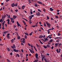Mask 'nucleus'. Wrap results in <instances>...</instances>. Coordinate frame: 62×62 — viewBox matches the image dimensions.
<instances>
[{
	"instance_id": "1",
	"label": "nucleus",
	"mask_w": 62,
	"mask_h": 62,
	"mask_svg": "<svg viewBox=\"0 0 62 62\" xmlns=\"http://www.w3.org/2000/svg\"><path fill=\"white\" fill-rule=\"evenodd\" d=\"M46 23L47 24V26L49 28H50V27H51V25L50 23H49L47 22H46Z\"/></svg>"
},
{
	"instance_id": "52",
	"label": "nucleus",
	"mask_w": 62,
	"mask_h": 62,
	"mask_svg": "<svg viewBox=\"0 0 62 62\" xmlns=\"http://www.w3.org/2000/svg\"><path fill=\"white\" fill-rule=\"evenodd\" d=\"M12 54H13L12 53H11L10 54V55H12Z\"/></svg>"
},
{
	"instance_id": "26",
	"label": "nucleus",
	"mask_w": 62,
	"mask_h": 62,
	"mask_svg": "<svg viewBox=\"0 0 62 62\" xmlns=\"http://www.w3.org/2000/svg\"><path fill=\"white\" fill-rule=\"evenodd\" d=\"M32 34H33V32H31V33L29 34V35H30V36H31Z\"/></svg>"
},
{
	"instance_id": "3",
	"label": "nucleus",
	"mask_w": 62,
	"mask_h": 62,
	"mask_svg": "<svg viewBox=\"0 0 62 62\" xmlns=\"http://www.w3.org/2000/svg\"><path fill=\"white\" fill-rule=\"evenodd\" d=\"M58 46L59 47H61V45H62V43H58Z\"/></svg>"
},
{
	"instance_id": "22",
	"label": "nucleus",
	"mask_w": 62,
	"mask_h": 62,
	"mask_svg": "<svg viewBox=\"0 0 62 62\" xmlns=\"http://www.w3.org/2000/svg\"><path fill=\"white\" fill-rule=\"evenodd\" d=\"M13 51L14 52H16V50L15 49H13Z\"/></svg>"
},
{
	"instance_id": "10",
	"label": "nucleus",
	"mask_w": 62,
	"mask_h": 62,
	"mask_svg": "<svg viewBox=\"0 0 62 62\" xmlns=\"http://www.w3.org/2000/svg\"><path fill=\"white\" fill-rule=\"evenodd\" d=\"M35 56L36 58H38V54L37 53H36L35 54Z\"/></svg>"
},
{
	"instance_id": "24",
	"label": "nucleus",
	"mask_w": 62,
	"mask_h": 62,
	"mask_svg": "<svg viewBox=\"0 0 62 62\" xmlns=\"http://www.w3.org/2000/svg\"><path fill=\"white\" fill-rule=\"evenodd\" d=\"M6 37H7L8 39H10L9 37H10V36H6Z\"/></svg>"
},
{
	"instance_id": "41",
	"label": "nucleus",
	"mask_w": 62,
	"mask_h": 62,
	"mask_svg": "<svg viewBox=\"0 0 62 62\" xmlns=\"http://www.w3.org/2000/svg\"><path fill=\"white\" fill-rule=\"evenodd\" d=\"M22 42H23V43H24V42H25V41H24V40H23Z\"/></svg>"
},
{
	"instance_id": "59",
	"label": "nucleus",
	"mask_w": 62,
	"mask_h": 62,
	"mask_svg": "<svg viewBox=\"0 0 62 62\" xmlns=\"http://www.w3.org/2000/svg\"><path fill=\"white\" fill-rule=\"evenodd\" d=\"M38 24H35V26H36V27H37V26H38Z\"/></svg>"
},
{
	"instance_id": "8",
	"label": "nucleus",
	"mask_w": 62,
	"mask_h": 62,
	"mask_svg": "<svg viewBox=\"0 0 62 62\" xmlns=\"http://www.w3.org/2000/svg\"><path fill=\"white\" fill-rule=\"evenodd\" d=\"M17 16L15 15H14L13 16V18H15V19H16L17 18Z\"/></svg>"
},
{
	"instance_id": "55",
	"label": "nucleus",
	"mask_w": 62,
	"mask_h": 62,
	"mask_svg": "<svg viewBox=\"0 0 62 62\" xmlns=\"http://www.w3.org/2000/svg\"><path fill=\"white\" fill-rule=\"evenodd\" d=\"M60 17L61 18H62V15H60Z\"/></svg>"
},
{
	"instance_id": "54",
	"label": "nucleus",
	"mask_w": 62,
	"mask_h": 62,
	"mask_svg": "<svg viewBox=\"0 0 62 62\" xmlns=\"http://www.w3.org/2000/svg\"><path fill=\"white\" fill-rule=\"evenodd\" d=\"M44 25L45 26H46V23H44Z\"/></svg>"
},
{
	"instance_id": "61",
	"label": "nucleus",
	"mask_w": 62,
	"mask_h": 62,
	"mask_svg": "<svg viewBox=\"0 0 62 62\" xmlns=\"http://www.w3.org/2000/svg\"><path fill=\"white\" fill-rule=\"evenodd\" d=\"M9 0H7L6 1V2H8V1H9Z\"/></svg>"
},
{
	"instance_id": "23",
	"label": "nucleus",
	"mask_w": 62,
	"mask_h": 62,
	"mask_svg": "<svg viewBox=\"0 0 62 62\" xmlns=\"http://www.w3.org/2000/svg\"><path fill=\"white\" fill-rule=\"evenodd\" d=\"M4 24H5V23H2V27H4Z\"/></svg>"
},
{
	"instance_id": "11",
	"label": "nucleus",
	"mask_w": 62,
	"mask_h": 62,
	"mask_svg": "<svg viewBox=\"0 0 62 62\" xmlns=\"http://www.w3.org/2000/svg\"><path fill=\"white\" fill-rule=\"evenodd\" d=\"M7 21H8L7 22L8 24H9V19H7Z\"/></svg>"
},
{
	"instance_id": "48",
	"label": "nucleus",
	"mask_w": 62,
	"mask_h": 62,
	"mask_svg": "<svg viewBox=\"0 0 62 62\" xmlns=\"http://www.w3.org/2000/svg\"><path fill=\"white\" fill-rule=\"evenodd\" d=\"M11 48H12V49H14V47H13V46H11Z\"/></svg>"
},
{
	"instance_id": "27",
	"label": "nucleus",
	"mask_w": 62,
	"mask_h": 62,
	"mask_svg": "<svg viewBox=\"0 0 62 62\" xmlns=\"http://www.w3.org/2000/svg\"><path fill=\"white\" fill-rule=\"evenodd\" d=\"M24 37L25 38V39H27V36L26 35H25Z\"/></svg>"
},
{
	"instance_id": "47",
	"label": "nucleus",
	"mask_w": 62,
	"mask_h": 62,
	"mask_svg": "<svg viewBox=\"0 0 62 62\" xmlns=\"http://www.w3.org/2000/svg\"><path fill=\"white\" fill-rule=\"evenodd\" d=\"M30 13H31L30 14L31 15H32V14H33V13H32V11H31Z\"/></svg>"
},
{
	"instance_id": "42",
	"label": "nucleus",
	"mask_w": 62,
	"mask_h": 62,
	"mask_svg": "<svg viewBox=\"0 0 62 62\" xmlns=\"http://www.w3.org/2000/svg\"><path fill=\"white\" fill-rule=\"evenodd\" d=\"M3 22V20L1 19L0 20V22Z\"/></svg>"
},
{
	"instance_id": "58",
	"label": "nucleus",
	"mask_w": 62,
	"mask_h": 62,
	"mask_svg": "<svg viewBox=\"0 0 62 62\" xmlns=\"http://www.w3.org/2000/svg\"><path fill=\"white\" fill-rule=\"evenodd\" d=\"M34 5L36 7L38 6V5L37 4H34Z\"/></svg>"
},
{
	"instance_id": "43",
	"label": "nucleus",
	"mask_w": 62,
	"mask_h": 62,
	"mask_svg": "<svg viewBox=\"0 0 62 62\" xmlns=\"http://www.w3.org/2000/svg\"><path fill=\"white\" fill-rule=\"evenodd\" d=\"M31 48H33V45H31Z\"/></svg>"
},
{
	"instance_id": "32",
	"label": "nucleus",
	"mask_w": 62,
	"mask_h": 62,
	"mask_svg": "<svg viewBox=\"0 0 62 62\" xmlns=\"http://www.w3.org/2000/svg\"><path fill=\"white\" fill-rule=\"evenodd\" d=\"M30 16H31V17H33L34 16V15H31Z\"/></svg>"
},
{
	"instance_id": "50",
	"label": "nucleus",
	"mask_w": 62,
	"mask_h": 62,
	"mask_svg": "<svg viewBox=\"0 0 62 62\" xmlns=\"http://www.w3.org/2000/svg\"><path fill=\"white\" fill-rule=\"evenodd\" d=\"M48 30L50 31V30H53V29H48Z\"/></svg>"
},
{
	"instance_id": "25",
	"label": "nucleus",
	"mask_w": 62,
	"mask_h": 62,
	"mask_svg": "<svg viewBox=\"0 0 62 62\" xmlns=\"http://www.w3.org/2000/svg\"><path fill=\"white\" fill-rule=\"evenodd\" d=\"M44 39H45V41H47L48 40V39L47 38H46V39L44 38Z\"/></svg>"
},
{
	"instance_id": "35",
	"label": "nucleus",
	"mask_w": 62,
	"mask_h": 62,
	"mask_svg": "<svg viewBox=\"0 0 62 62\" xmlns=\"http://www.w3.org/2000/svg\"><path fill=\"white\" fill-rule=\"evenodd\" d=\"M46 46L47 47H50V46L49 45H47Z\"/></svg>"
},
{
	"instance_id": "63",
	"label": "nucleus",
	"mask_w": 62,
	"mask_h": 62,
	"mask_svg": "<svg viewBox=\"0 0 62 62\" xmlns=\"http://www.w3.org/2000/svg\"><path fill=\"white\" fill-rule=\"evenodd\" d=\"M21 52H22V53H23V49H21Z\"/></svg>"
},
{
	"instance_id": "4",
	"label": "nucleus",
	"mask_w": 62,
	"mask_h": 62,
	"mask_svg": "<svg viewBox=\"0 0 62 62\" xmlns=\"http://www.w3.org/2000/svg\"><path fill=\"white\" fill-rule=\"evenodd\" d=\"M29 50H30L31 53H35V52H34V51H32V50H31V49H29Z\"/></svg>"
},
{
	"instance_id": "40",
	"label": "nucleus",
	"mask_w": 62,
	"mask_h": 62,
	"mask_svg": "<svg viewBox=\"0 0 62 62\" xmlns=\"http://www.w3.org/2000/svg\"><path fill=\"white\" fill-rule=\"evenodd\" d=\"M24 20H25V21H26L27 22V20H26V19L24 18H23Z\"/></svg>"
},
{
	"instance_id": "5",
	"label": "nucleus",
	"mask_w": 62,
	"mask_h": 62,
	"mask_svg": "<svg viewBox=\"0 0 62 62\" xmlns=\"http://www.w3.org/2000/svg\"><path fill=\"white\" fill-rule=\"evenodd\" d=\"M25 5L23 6L22 7V9L23 10V9H24V8H25Z\"/></svg>"
},
{
	"instance_id": "15",
	"label": "nucleus",
	"mask_w": 62,
	"mask_h": 62,
	"mask_svg": "<svg viewBox=\"0 0 62 62\" xmlns=\"http://www.w3.org/2000/svg\"><path fill=\"white\" fill-rule=\"evenodd\" d=\"M50 10H51V11H53V10H54V9H53L52 8H50Z\"/></svg>"
},
{
	"instance_id": "60",
	"label": "nucleus",
	"mask_w": 62,
	"mask_h": 62,
	"mask_svg": "<svg viewBox=\"0 0 62 62\" xmlns=\"http://www.w3.org/2000/svg\"><path fill=\"white\" fill-rule=\"evenodd\" d=\"M5 33H8V31H5Z\"/></svg>"
},
{
	"instance_id": "33",
	"label": "nucleus",
	"mask_w": 62,
	"mask_h": 62,
	"mask_svg": "<svg viewBox=\"0 0 62 62\" xmlns=\"http://www.w3.org/2000/svg\"><path fill=\"white\" fill-rule=\"evenodd\" d=\"M46 18L47 19H48V20H49V17H48V16H46Z\"/></svg>"
},
{
	"instance_id": "62",
	"label": "nucleus",
	"mask_w": 62,
	"mask_h": 62,
	"mask_svg": "<svg viewBox=\"0 0 62 62\" xmlns=\"http://www.w3.org/2000/svg\"><path fill=\"white\" fill-rule=\"evenodd\" d=\"M56 27L57 28H59V27L58 26H56Z\"/></svg>"
},
{
	"instance_id": "14",
	"label": "nucleus",
	"mask_w": 62,
	"mask_h": 62,
	"mask_svg": "<svg viewBox=\"0 0 62 62\" xmlns=\"http://www.w3.org/2000/svg\"><path fill=\"white\" fill-rule=\"evenodd\" d=\"M38 4H42V2H40V1H38Z\"/></svg>"
},
{
	"instance_id": "2",
	"label": "nucleus",
	"mask_w": 62,
	"mask_h": 62,
	"mask_svg": "<svg viewBox=\"0 0 62 62\" xmlns=\"http://www.w3.org/2000/svg\"><path fill=\"white\" fill-rule=\"evenodd\" d=\"M36 15H38V16H39L40 14V13L38 11L36 13Z\"/></svg>"
},
{
	"instance_id": "53",
	"label": "nucleus",
	"mask_w": 62,
	"mask_h": 62,
	"mask_svg": "<svg viewBox=\"0 0 62 62\" xmlns=\"http://www.w3.org/2000/svg\"><path fill=\"white\" fill-rule=\"evenodd\" d=\"M23 23L24 25H26V23H25V22Z\"/></svg>"
},
{
	"instance_id": "39",
	"label": "nucleus",
	"mask_w": 62,
	"mask_h": 62,
	"mask_svg": "<svg viewBox=\"0 0 62 62\" xmlns=\"http://www.w3.org/2000/svg\"><path fill=\"white\" fill-rule=\"evenodd\" d=\"M41 39L43 40V41H44L45 42V41H45V40H44V39Z\"/></svg>"
},
{
	"instance_id": "13",
	"label": "nucleus",
	"mask_w": 62,
	"mask_h": 62,
	"mask_svg": "<svg viewBox=\"0 0 62 62\" xmlns=\"http://www.w3.org/2000/svg\"><path fill=\"white\" fill-rule=\"evenodd\" d=\"M55 45L56 46H55V47H57V46H58V43H55Z\"/></svg>"
},
{
	"instance_id": "6",
	"label": "nucleus",
	"mask_w": 62,
	"mask_h": 62,
	"mask_svg": "<svg viewBox=\"0 0 62 62\" xmlns=\"http://www.w3.org/2000/svg\"><path fill=\"white\" fill-rule=\"evenodd\" d=\"M11 7L13 8H14V3H13V4H11Z\"/></svg>"
},
{
	"instance_id": "19",
	"label": "nucleus",
	"mask_w": 62,
	"mask_h": 62,
	"mask_svg": "<svg viewBox=\"0 0 62 62\" xmlns=\"http://www.w3.org/2000/svg\"><path fill=\"white\" fill-rule=\"evenodd\" d=\"M53 41V39H51L49 40V42H52Z\"/></svg>"
},
{
	"instance_id": "31",
	"label": "nucleus",
	"mask_w": 62,
	"mask_h": 62,
	"mask_svg": "<svg viewBox=\"0 0 62 62\" xmlns=\"http://www.w3.org/2000/svg\"><path fill=\"white\" fill-rule=\"evenodd\" d=\"M56 51L57 52V53H58V49H56Z\"/></svg>"
},
{
	"instance_id": "44",
	"label": "nucleus",
	"mask_w": 62,
	"mask_h": 62,
	"mask_svg": "<svg viewBox=\"0 0 62 62\" xmlns=\"http://www.w3.org/2000/svg\"><path fill=\"white\" fill-rule=\"evenodd\" d=\"M55 17L56 19H58V16H55Z\"/></svg>"
},
{
	"instance_id": "29",
	"label": "nucleus",
	"mask_w": 62,
	"mask_h": 62,
	"mask_svg": "<svg viewBox=\"0 0 62 62\" xmlns=\"http://www.w3.org/2000/svg\"><path fill=\"white\" fill-rule=\"evenodd\" d=\"M36 46H37V47H39V46L38 45V44H36Z\"/></svg>"
},
{
	"instance_id": "45",
	"label": "nucleus",
	"mask_w": 62,
	"mask_h": 62,
	"mask_svg": "<svg viewBox=\"0 0 62 62\" xmlns=\"http://www.w3.org/2000/svg\"><path fill=\"white\" fill-rule=\"evenodd\" d=\"M20 56H21V57H23V55L22 54H20Z\"/></svg>"
},
{
	"instance_id": "18",
	"label": "nucleus",
	"mask_w": 62,
	"mask_h": 62,
	"mask_svg": "<svg viewBox=\"0 0 62 62\" xmlns=\"http://www.w3.org/2000/svg\"><path fill=\"white\" fill-rule=\"evenodd\" d=\"M47 32H48V34H49L50 33V31L48 30H47Z\"/></svg>"
},
{
	"instance_id": "7",
	"label": "nucleus",
	"mask_w": 62,
	"mask_h": 62,
	"mask_svg": "<svg viewBox=\"0 0 62 62\" xmlns=\"http://www.w3.org/2000/svg\"><path fill=\"white\" fill-rule=\"evenodd\" d=\"M17 25L18 26V27H19V26H20V24L19 23L18 21L17 22Z\"/></svg>"
},
{
	"instance_id": "30",
	"label": "nucleus",
	"mask_w": 62,
	"mask_h": 62,
	"mask_svg": "<svg viewBox=\"0 0 62 62\" xmlns=\"http://www.w3.org/2000/svg\"><path fill=\"white\" fill-rule=\"evenodd\" d=\"M11 42L12 43H13V39H12L11 40Z\"/></svg>"
},
{
	"instance_id": "9",
	"label": "nucleus",
	"mask_w": 62,
	"mask_h": 62,
	"mask_svg": "<svg viewBox=\"0 0 62 62\" xmlns=\"http://www.w3.org/2000/svg\"><path fill=\"white\" fill-rule=\"evenodd\" d=\"M39 38H43V36L42 35H40V36L39 37Z\"/></svg>"
},
{
	"instance_id": "36",
	"label": "nucleus",
	"mask_w": 62,
	"mask_h": 62,
	"mask_svg": "<svg viewBox=\"0 0 62 62\" xmlns=\"http://www.w3.org/2000/svg\"><path fill=\"white\" fill-rule=\"evenodd\" d=\"M28 4H30V3H31V1L30 2H28Z\"/></svg>"
},
{
	"instance_id": "17",
	"label": "nucleus",
	"mask_w": 62,
	"mask_h": 62,
	"mask_svg": "<svg viewBox=\"0 0 62 62\" xmlns=\"http://www.w3.org/2000/svg\"><path fill=\"white\" fill-rule=\"evenodd\" d=\"M24 33L26 35H27V36H29V35H28V34L27 33L24 32Z\"/></svg>"
},
{
	"instance_id": "20",
	"label": "nucleus",
	"mask_w": 62,
	"mask_h": 62,
	"mask_svg": "<svg viewBox=\"0 0 62 62\" xmlns=\"http://www.w3.org/2000/svg\"><path fill=\"white\" fill-rule=\"evenodd\" d=\"M44 60L45 62H47V61L46 60V58H44Z\"/></svg>"
},
{
	"instance_id": "51",
	"label": "nucleus",
	"mask_w": 62,
	"mask_h": 62,
	"mask_svg": "<svg viewBox=\"0 0 62 62\" xmlns=\"http://www.w3.org/2000/svg\"><path fill=\"white\" fill-rule=\"evenodd\" d=\"M37 62V61L36 60H35L33 62Z\"/></svg>"
},
{
	"instance_id": "28",
	"label": "nucleus",
	"mask_w": 62,
	"mask_h": 62,
	"mask_svg": "<svg viewBox=\"0 0 62 62\" xmlns=\"http://www.w3.org/2000/svg\"><path fill=\"white\" fill-rule=\"evenodd\" d=\"M43 47H44V48H45V49H46V48H47V47L46 46H43Z\"/></svg>"
},
{
	"instance_id": "38",
	"label": "nucleus",
	"mask_w": 62,
	"mask_h": 62,
	"mask_svg": "<svg viewBox=\"0 0 62 62\" xmlns=\"http://www.w3.org/2000/svg\"><path fill=\"white\" fill-rule=\"evenodd\" d=\"M58 36H60L61 35V34H60V33H58Z\"/></svg>"
},
{
	"instance_id": "57",
	"label": "nucleus",
	"mask_w": 62,
	"mask_h": 62,
	"mask_svg": "<svg viewBox=\"0 0 62 62\" xmlns=\"http://www.w3.org/2000/svg\"><path fill=\"white\" fill-rule=\"evenodd\" d=\"M17 55L18 57H20V56L19 55V54H17Z\"/></svg>"
},
{
	"instance_id": "34",
	"label": "nucleus",
	"mask_w": 62,
	"mask_h": 62,
	"mask_svg": "<svg viewBox=\"0 0 62 62\" xmlns=\"http://www.w3.org/2000/svg\"><path fill=\"white\" fill-rule=\"evenodd\" d=\"M15 11H16V12H17V11H18V9H16L15 10Z\"/></svg>"
},
{
	"instance_id": "56",
	"label": "nucleus",
	"mask_w": 62,
	"mask_h": 62,
	"mask_svg": "<svg viewBox=\"0 0 62 62\" xmlns=\"http://www.w3.org/2000/svg\"><path fill=\"white\" fill-rule=\"evenodd\" d=\"M46 55H48L49 56V55H50V54H49L47 53Z\"/></svg>"
},
{
	"instance_id": "49",
	"label": "nucleus",
	"mask_w": 62,
	"mask_h": 62,
	"mask_svg": "<svg viewBox=\"0 0 62 62\" xmlns=\"http://www.w3.org/2000/svg\"><path fill=\"white\" fill-rule=\"evenodd\" d=\"M19 52V50H16V52Z\"/></svg>"
},
{
	"instance_id": "37",
	"label": "nucleus",
	"mask_w": 62,
	"mask_h": 62,
	"mask_svg": "<svg viewBox=\"0 0 62 62\" xmlns=\"http://www.w3.org/2000/svg\"><path fill=\"white\" fill-rule=\"evenodd\" d=\"M38 11H39V12H41V10L39 9H38Z\"/></svg>"
},
{
	"instance_id": "64",
	"label": "nucleus",
	"mask_w": 62,
	"mask_h": 62,
	"mask_svg": "<svg viewBox=\"0 0 62 62\" xmlns=\"http://www.w3.org/2000/svg\"><path fill=\"white\" fill-rule=\"evenodd\" d=\"M20 39V36L18 37V39Z\"/></svg>"
},
{
	"instance_id": "46",
	"label": "nucleus",
	"mask_w": 62,
	"mask_h": 62,
	"mask_svg": "<svg viewBox=\"0 0 62 62\" xmlns=\"http://www.w3.org/2000/svg\"><path fill=\"white\" fill-rule=\"evenodd\" d=\"M28 45L29 46H31L30 44H29V43H28Z\"/></svg>"
},
{
	"instance_id": "21",
	"label": "nucleus",
	"mask_w": 62,
	"mask_h": 62,
	"mask_svg": "<svg viewBox=\"0 0 62 62\" xmlns=\"http://www.w3.org/2000/svg\"><path fill=\"white\" fill-rule=\"evenodd\" d=\"M7 49L8 50V51H9H9H10V49H9V48H7Z\"/></svg>"
},
{
	"instance_id": "12",
	"label": "nucleus",
	"mask_w": 62,
	"mask_h": 62,
	"mask_svg": "<svg viewBox=\"0 0 62 62\" xmlns=\"http://www.w3.org/2000/svg\"><path fill=\"white\" fill-rule=\"evenodd\" d=\"M15 7H17L18 5V3H16L14 4Z\"/></svg>"
},
{
	"instance_id": "16",
	"label": "nucleus",
	"mask_w": 62,
	"mask_h": 62,
	"mask_svg": "<svg viewBox=\"0 0 62 62\" xmlns=\"http://www.w3.org/2000/svg\"><path fill=\"white\" fill-rule=\"evenodd\" d=\"M13 46L14 47V48H16V47H15V45L13 44Z\"/></svg>"
}]
</instances>
